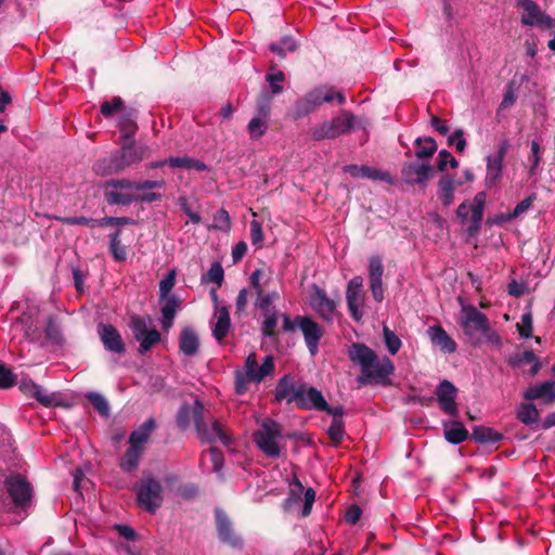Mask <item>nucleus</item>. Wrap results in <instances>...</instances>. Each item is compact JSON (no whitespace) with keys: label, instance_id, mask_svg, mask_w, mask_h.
I'll use <instances>...</instances> for the list:
<instances>
[{"label":"nucleus","instance_id":"nucleus-1","mask_svg":"<svg viewBox=\"0 0 555 555\" xmlns=\"http://www.w3.org/2000/svg\"><path fill=\"white\" fill-rule=\"evenodd\" d=\"M457 322L472 346L479 347L485 343L496 347L502 345L500 335L491 327L487 315L475 306L462 304Z\"/></svg>","mask_w":555,"mask_h":555},{"label":"nucleus","instance_id":"nucleus-2","mask_svg":"<svg viewBox=\"0 0 555 555\" xmlns=\"http://www.w3.org/2000/svg\"><path fill=\"white\" fill-rule=\"evenodd\" d=\"M120 151L108 158H103L94 165V169L100 175H111L119 172L134 164L140 163L147 152V146L137 144L134 140L121 141Z\"/></svg>","mask_w":555,"mask_h":555},{"label":"nucleus","instance_id":"nucleus-3","mask_svg":"<svg viewBox=\"0 0 555 555\" xmlns=\"http://www.w3.org/2000/svg\"><path fill=\"white\" fill-rule=\"evenodd\" d=\"M164 180H145L131 182L126 179L112 180L105 183L104 195L111 205H129L135 202V192L163 189Z\"/></svg>","mask_w":555,"mask_h":555},{"label":"nucleus","instance_id":"nucleus-4","mask_svg":"<svg viewBox=\"0 0 555 555\" xmlns=\"http://www.w3.org/2000/svg\"><path fill=\"white\" fill-rule=\"evenodd\" d=\"M275 364L272 356H266L261 361L256 353L247 356L244 367L235 373V390L243 395L247 391L249 383L259 384L274 372Z\"/></svg>","mask_w":555,"mask_h":555},{"label":"nucleus","instance_id":"nucleus-5","mask_svg":"<svg viewBox=\"0 0 555 555\" xmlns=\"http://www.w3.org/2000/svg\"><path fill=\"white\" fill-rule=\"evenodd\" d=\"M154 429L155 421L153 418H149L139 428L131 433L129 437V448L119 462V466L122 470L132 472L138 467L139 461L144 451V446Z\"/></svg>","mask_w":555,"mask_h":555},{"label":"nucleus","instance_id":"nucleus-6","mask_svg":"<svg viewBox=\"0 0 555 555\" xmlns=\"http://www.w3.org/2000/svg\"><path fill=\"white\" fill-rule=\"evenodd\" d=\"M334 99H336L339 104L345 102L343 93L336 92L332 87L321 86L314 88L295 103L293 117L295 119L302 118L315 111L323 103L331 102Z\"/></svg>","mask_w":555,"mask_h":555},{"label":"nucleus","instance_id":"nucleus-7","mask_svg":"<svg viewBox=\"0 0 555 555\" xmlns=\"http://www.w3.org/2000/svg\"><path fill=\"white\" fill-rule=\"evenodd\" d=\"M282 430L279 423L271 418H266L259 424V428L254 433L256 446L269 457H279L281 455Z\"/></svg>","mask_w":555,"mask_h":555},{"label":"nucleus","instance_id":"nucleus-8","mask_svg":"<svg viewBox=\"0 0 555 555\" xmlns=\"http://www.w3.org/2000/svg\"><path fill=\"white\" fill-rule=\"evenodd\" d=\"M356 127V117L348 111H341L336 117L324 120L310 129L312 139L321 141L335 139L348 133Z\"/></svg>","mask_w":555,"mask_h":555},{"label":"nucleus","instance_id":"nucleus-9","mask_svg":"<svg viewBox=\"0 0 555 555\" xmlns=\"http://www.w3.org/2000/svg\"><path fill=\"white\" fill-rule=\"evenodd\" d=\"M162 483L153 477H144L137 487V501L140 507L149 513H155L163 503Z\"/></svg>","mask_w":555,"mask_h":555},{"label":"nucleus","instance_id":"nucleus-10","mask_svg":"<svg viewBox=\"0 0 555 555\" xmlns=\"http://www.w3.org/2000/svg\"><path fill=\"white\" fill-rule=\"evenodd\" d=\"M196 430L198 437L206 442L215 443L221 442L224 446L230 444V437L222 429L221 425L210 418L209 421H205L204 417V405L198 404L196 409Z\"/></svg>","mask_w":555,"mask_h":555},{"label":"nucleus","instance_id":"nucleus-11","mask_svg":"<svg viewBox=\"0 0 555 555\" xmlns=\"http://www.w3.org/2000/svg\"><path fill=\"white\" fill-rule=\"evenodd\" d=\"M152 320L149 317L133 315L130 327L134 338L140 343L139 351L143 354L160 340L157 330L151 328Z\"/></svg>","mask_w":555,"mask_h":555},{"label":"nucleus","instance_id":"nucleus-12","mask_svg":"<svg viewBox=\"0 0 555 555\" xmlns=\"http://www.w3.org/2000/svg\"><path fill=\"white\" fill-rule=\"evenodd\" d=\"M395 372V365L388 357L379 358L375 353V360L371 361L367 371L358 376L357 380L361 385L366 384H382L386 385L389 382V376Z\"/></svg>","mask_w":555,"mask_h":555},{"label":"nucleus","instance_id":"nucleus-13","mask_svg":"<svg viewBox=\"0 0 555 555\" xmlns=\"http://www.w3.org/2000/svg\"><path fill=\"white\" fill-rule=\"evenodd\" d=\"M346 300L351 318L356 321H360L364 315L365 305L362 276L357 275L349 281L346 291Z\"/></svg>","mask_w":555,"mask_h":555},{"label":"nucleus","instance_id":"nucleus-14","mask_svg":"<svg viewBox=\"0 0 555 555\" xmlns=\"http://www.w3.org/2000/svg\"><path fill=\"white\" fill-rule=\"evenodd\" d=\"M5 486L16 507L25 508L29 504L33 488L25 477L18 474L12 475L5 480Z\"/></svg>","mask_w":555,"mask_h":555},{"label":"nucleus","instance_id":"nucleus-15","mask_svg":"<svg viewBox=\"0 0 555 555\" xmlns=\"http://www.w3.org/2000/svg\"><path fill=\"white\" fill-rule=\"evenodd\" d=\"M518 7L522 9L521 24L538 26L541 28H553L555 20L546 15L532 0H519Z\"/></svg>","mask_w":555,"mask_h":555},{"label":"nucleus","instance_id":"nucleus-16","mask_svg":"<svg viewBox=\"0 0 555 555\" xmlns=\"http://www.w3.org/2000/svg\"><path fill=\"white\" fill-rule=\"evenodd\" d=\"M297 327L301 331L305 343L311 356H315L319 350V343L323 336L320 325L308 317L296 318Z\"/></svg>","mask_w":555,"mask_h":555},{"label":"nucleus","instance_id":"nucleus-17","mask_svg":"<svg viewBox=\"0 0 555 555\" xmlns=\"http://www.w3.org/2000/svg\"><path fill=\"white\" fill-rule=\"evenodd\" d=\"M456 395L457 389L447 379L442 380L436 389L439 408L448 415L457 416L459 414L457 404L455 402Z\"/></svg>","mask_w":555,"mask_h":555},{"label":"nucleus","instance_id":"nucleus-18","mask_svg":"<svg viewBox=\"0 0 555 555\" xmlns=\"http://www.w3.org/2000/svg\"><path fill=\"white\" fill-rule=\"evenodd\" d=\"M384 264L379 256H372L369 259V281L372 296L376 302L384 300L383 287Z\"/></svg>","mask_w":555,"mask_h":555},{"label":"nucleus","instance_id":"nucleus-19","mask_svg":"<svg viewBox=\"0 0 555 555\" xmlns=\"http://www.w3.org/2000/svg\"><path fill=\"white\" fill-rule=\"evenodd\" d=\"M311 308L324 320H332L336 311V302L318 286H313L310 295Z\"/></svg>","mask_w":555,"mask_h":555},{"label":"nucleus","instance_id":"nucleus-20","mask_svg":"<svg viewBox=\"0 0 555 555\" xmlns=\"http://www.w3.org/2000/svg\"><path fill=\"white\" fill-rule=\"evenodd\" d=\"M401 173L402 179L409 184L426 185L433 175V168L424 163H408Z\"/></svg>","mask_w":555,"mask_h":555},{"label":"nucleus","instance_id":"nucleus-21","mask_svg":"<svg viewBox=\"0 0 555 555\" xmlns=\"http://www.w3.org/2000/svg\"><path fill=\"white\" fill-rule=\"evenodd\" d=\"M344 171L353 178H367L373 181H383L388 184H392L395 182L389 172L370 166L347 165L344 167Z\"/></svg>","mask_w":555,"mask_h":555},{"label":"nucleus","instance_id":"nucleus-22","mask_svg":"<svg viewBox=\"0 0 555 555\" xmlns=\"http://www.w3.org/2000/svg\"><path fill=\"white\" fill-rule=\"evenodd\" d=\"M299 408L325 410L327 402L321 391L313 387L300 385V393L296 403Z\"/></svg>","mask_w":555,"mask_h":555},{"label":"nucleus","instance_id":"nucleus-23","mask_svg":"<svg viewBox=\"0 0 555 555\" xmlns=\"http://www.w3.org/2000/svg\"><path fill=\"white\" fill-rule=\"evenodd\" d=\"M427 336L430 343L444 353H453L457 349L455 340L440 325L429 326Z\"/></svg>","mask_w":555,"mask_h":555},{"label":"nucleus","instance_id":"nucleus-24","mask_svg":"<svg viewBox=\"0 0 555 555\" xmlns=\"http://www.w3.org/2000/svg\"><path fill=\"white\" fill-rule=\"evenodd\" d=\"M99 335L105 349L115 353L125 351V344L118 331L112 325L100 324Z\"/></svg>","mask_w":555,"mask_h":555},{"label":"nucleus","instance_id":"nucleus-25","mask_svg":"<svg viewBox=\"0 0 555 555\" xmlns=\"http://www.w3.org/2000/svg\"><path fill=\"white\" fill-rule=\"evenodd\" d=\"M375 351L367 346L354 343L348 349V357L350 361L360 366L361 374L367 371L371 361L375 360Z\"/></svg>","mask_w":555,"mask_h":555},{"label":"nucleus","instance_id":"nucleus-26","mask_svg":"<svg viewBox=\"0 0 555 555\" xmlns=\"http://www.w3.org/2000/svg\"><path fill=\"white\" fill-rule=\"evenodd\" d=\"M216 521L220 540L233 547H240L242 541L233 531L231 521L222 511H216Z\"/></svg>","mask_w":555,"mask_h":555},{"label":"nucleus","instance_id":"nucleus-27","mask_svg":"<svg viewBox=\"0 0 555 555\" xmlns=\"http://www.w3.org/2000/svg\"><path fill=\"white\" fill-rule=\"evenodd\" d=\"M300 393V385L296 386L291 376L284 375L275 388V400L281 402L286 400L288 403H297Z\"/></svg>","mask_w":555,"mask_h":555},{"label":"nucleus","instance_id":"nucleus-28","mask_svg":"<svg viewBox=\"0 0 555 555\" xmlns=\"http://www.w3.org/2000/svg\"><path fill=\"white\" fill-rule=\"evenodd\" d=\"M211 326L212 335L217 340L220 341L227 336L231 326V321L229 310L225 306L215 310Z\"/></svg>","mask_w":555,"mask_h":555},{"label":"nucleus","instance_id":"nucleus-29","mask_svg":"<svg viewBox=\"0 0 555 555\" xmlns=\"http://www.w3.org/2000/svg\"><path fill=\"white\" fill-rule=\"evenodd\" d=\"M524 397L527 400L543 399L545 402H553L555 400V380L531 385L524 392Z\"/></svg>","mask_w":555,"mask_h":555},{"label":"nucleus","instance_id":"nucleus-30","mask_svg":"<svg viewBox=\"0 0 555 555\" xmlns=\"http://www.w3.org/2000/svg\"><path fill=\"white\" fill-rule=\"evenodd\" d=\"M461 181H455L451 176L444 175L440 178L437 189V197L444 205L450 206L454 201V192L456 186L461 185Z\"/></svg>","mask_w":555,"mask_h":555},{"label":"nucleus","instance_id":"nucleus-31","mask_svg":"<svg viewBox=\"0 0 555 555\" xmlns=\"http://www.w3.org/2000/svg\"><path fill=\"white\" fill-rule=\"evenodd\" d=\"M199 347L198 336L194 330L185 327L182 330L179 338L180 351L185 356H194Z\"/></svg>","mask_w":555,"mask_h":555},{"label":"nucleus","instance_id":"nucleus-32","mask_svg":"<svg viewBox=\"0 0 555 555\" xmlns=\"http://www.w3.org/2000/svg\"><path fill=\"white\" fill-rule=\"evenodd\" d=\"M443 434L447 441L452 444H459L468 437L467 429L460 422H444Z\"/></svg>","mask_w":555,"mask_h":555},{"label":"nucleus","instance_id":"nucleus-33","mask_svg":"<svg viewBox=\"0 0 555 555\" xmlns=\"http://www.w3.org/2000/svg\"><path fill=\"white\" fill-rule=\"evenodd\" d=\"M162 305V325L165 330H168L173 324V319L179 307V301L176 296L160 298Z\"/></svg>","mask_w":555,"mask_h":555},{"label":"nucleus","instance_id":"nucleus-34","mask_svg":"<svg viewBox=\"0 0 555 555\" xmlns=\"http://www.w3.org/2000/svg\"><path fill=\"white\" fill-rule=\"evenodd\" d=\"M503 162L492 155L487 157L486 184L495 185L503 173Z\"/></svg>","mask_w":555,"mask_h":555},{"label":"nucleus","instance_id":"nucleus-35","mask_svg":"<svg viewBox=\"0 0 555 555\" xmlns=\"http://www.w3.org/2000/svg\"><path fill=\"white\" fill-rule=\"evenodd\" d=\"M511 364L514 366H521L525 364H531V369L529 371V374L531 376H534L541 369V363L539 359L535 357V354L532 351H525L520 354H516L512 360Z\"/></svg>","mask_w":555,"mask_h":555},{"label":"nucleus","instance_id":"nucleus-36","mask_svg":"<svg viewBox=\"0 0 555 555\" xmlns=\"http://www.w3.org/2000/svg\"><path fill=\"white\" fill-rule=\"evenodd\" d=\"M198 404H202L198 400H195L194 404L193 405H190V404H183L179 412H178V416H177V423L179 425V427H181L182 429L186 428L190 423H191V420H193L194 424L196 425V409H197V405Z\"/></svg>","mask_w":555,"mask_h":555},{"label":"nucleus","instance_id":"nucleus-37","mask_svg":"<svg viewBox=\"0 0 555 555\" xmlns=\"http://www.w3.org/2000/svg\"><path fill=\"white\" fill-rule=\"evenodd\" d=\"M168 165L172 168L195 169L197 171H205L207 166L197 159L191 157H170Z\"/></svg>","mask_w":555,"mask_h":555},{"label":"nucleus","instance_id":"nucleus-38","mask_svg":"<svg viewBox=\"0 0 555 555\" xmlns=\"http://www.w3.org/2000/svg\"><path fill=\"white\" fill-rule=\"evenodd\" d=\"M517 417L525 425L532 426L538 423L539 411L532 403L521 404L517 410Z\"/></svg>","mask_w":555,"mask_h":555},{"label":"nucleus","instance_id":"nucleus-39","mask_svg":"<svg viewBox=\"0 0 555 555\" xmlns=\"http://www.w3.org/2000/svg\"><path fill=\"white\" fill-rule=\"evenodd\" d=\"M208 230L229 232L231 230V218L229 212L223 208L219 209L215 214L212 223L208 227Z\"/></svg>","mask_w":555,"mask_h":555},{"label":"nucleus","instance_id":"nucleus-40","mask_svg":"<svg viewBox=\"0 0 555 555\" xmlns=\"http://www.w3.org/2000/svg\"><path fill=\"white\" fill-rule=\"evenodd\" d=\"M118 127L121 133V141L134 140L133 135L137 130L133 118L130 115H124L118 120Z\"/></svg>","mask_w":555,"mask_h":555},{"label":"nucleus","instance_id":"nucleus-41","mask_svg":"<svg viewBox=\"0 0 555 555\" xmlns=\"http://www.w3.org/2000/svg\"><path fill=\"white\" fill-rule=\"evenodd\" d=\"M416 145H417L416 156L418 158L430 157L437 151L436 141L430 137L425 138V139H421V138L416 139Z\"/></svg>","mask_w":555,"mask_h":555},{"label":"nucleus","instance_id":"nucleus-42","mask_svg":"<svg viewBox=\"0 0 555 555\" xmlns=\"http://www.w3.org/2000/svg\"><path fill=\"white\" fill-rule=\"evenodd\" d=\"M86 397L102 416L109 415V404L104 396L99 392H88Z\"/></svg>","mask_w":555,"mask_h":555},{"label":"nucleus","instance_id":"nucleus-43","mask_svg":"<svg viewBox=\"0 0 555 555\" xmlns=\"http://www.w3.org/2000/svg\"><path fill=\"white\" fill-rule=\"evenodd\" d=\"M248 132L250 139L257 140L261 138L268 130V120L260 117H254L248 124Z\"/></svg>","mask_w":555,"mask_h":555},{"label":"nucleus","instance_id":"nucleus-44","mask_svg":"<svg viewBox=\"0 0 555 555\" xmlns=\"http://www.w3.org/2000/svg\"><path fill=\"white\" fill-rule=\"evenodd\" d=\"M296 49L297 44L291 37H284L279 43H272L270 46V50L281 57L286 56L288 52H294Z\"/></svg>","mask_w":555,"mask_h":555},{"label":"nucleus","instance_id":"nucleus-45","mask_svg":"<svg viewBox=\"0 0 555 555\" xmlns=\"http://www.w3.org/2000/svg\"><path fill=\"white\" fill-rule=\"evenodd\" d=\"M473 438L477 442L487 443L498 441L500 439V435L490 428L477 427L473 431Z\"/></svg>","mask_w":555,"mask_h":555},{"label":"nucleus","instance_id":"nucleus-46","mask_svg":"<svg viewBox=\"0 0 555 555\" xmlns=\"http://www.w3.org/2000/svg\"><path fill=\"white\" fill-rule=\"evenodd\" d=\"M383 333H384V341H385V345H386L388 351L391 354H396L400 350L401 345H402L400 338L392 331H390L387 326H384Z\"/></svg>","mask_w":555,"mask_h":555},{"label":"nucleus","instance_id":"nucleus-47","mask_svg":"<svg viewBox=\"0 0 555 555\" xmlns=\"http://www.w3.org/2000/svg\"><path fill=\"white\" fill-rule=\"evenodd\" d=\"M266 79L270 83V88L274 94L281 93L283 91V86L281 85V82H283L285 79L283 72L273 69L267 74Z\"/></svg>","mask_w":555,"mask_h":555},{"label":"nucleus","instance_id":"nucleus-48","mask_svg":"<svg viewBox=\"0 0 555 555\" xmlns=\"http://www.w3.org/2000/svg\"><path fill=\"white\" fill-rule=\"evenodd\" d=\"M264 320L262 322V333L264 336L271 337L275 333L278 325V312H266L263 313Z\"/></svg>","mask_w":555,"mask_h":555},{"label":"nucleus","instance_id":"nucleus-49","mask_svg":"<svg viewBox=\"0 0 555 555\" xmlns=\"http://www.w3.org/2000/svg\"><path fill=\"white\" fill-rule=\"evenodd\" d=\"M176 283V272L172 270L166 274V276L159 283V298L171 297L170 292L172 291Z\"/></svg>","mask_w":555,"mask_h":555},{"label":"nucleus","instance_id":"nucleus-50","mask_svg":"<svg viewBox=\"0 0 555 555\" xmlns=\"http://www.w3.org/2000/svg\"><path fill=\"white\" fill-rule=\"evenodd\" d=\"M207 457H209L211 462L212 470L219 473L223 465L222 453L218 449L210 447L208 452L203 454V462H205Z\"/></svg>","mask_w":555,"mask_h":555},{"label":"nucleus","instance_id":"nucleus-51","mask_svg":"<svg viewBox=\"0 0 555 555\" xmlns=\"http://www.w3.org/2000/svg\"><path fill=\"white\" fill-rule=\"evenodd\" d=\"M119 232H116L114 235L111 236L109 241V248L113 254V257L118 260H125L127 257V251L124 245H121L119 238Z\"/></svg>","mask_w":555,"mask_h":555},{"label":"nucleus","instance_id":"nucleus-52","mask_svg":"<svg viewBox=\"0 0 555 555\" xmlns=\"http://www.w3.org/2000/svg\"><path fill=\"white\" fill-rule=\"evenodd\" d=\"M223 276L224 272L222 266L219 262H215L208 270L204 281L216 283L217 286L220 287L223 282Z\"/></svg>","mask_w":555,"mask_h":555},{"label":"nucleus","instance_id":"nucleus-53","mask_svg":"<svg viewBox=\"0 0 555 555\" xmlns=\"http://www.w3.org/2000/svg\"><path fill=\"white\" fill-rule=\"evenodd\" d=\"M328 437L335 444L339 443L344 438V424L341 418H333L331 426L327 429Z\"/></svg>","mask_w":555,"mask_h":555},{"label":"nucleus","instance_id":"nucleus-54","mask_svg":"<svg viewBox=\"0 0 555 555\" xmlns=\"http://www.w3.org/2000/svg\"><path fill=\"white\" fill-rule=\"evenodd\" d=\"M450 165L452 168H456L459 163L447 150H442L438 154L437 168L440 171H444L447 166Z\"/></svg>","mask_w":555,"mask_h":555},{"label":"nucleus","instance_id":"nucleus-55","mask_svg":"<svg viewBox=\"0 0 555 555\" xmlns=\"http://www.w3.org/2000/svg\"><path fill=\"white\" fill-rule=\"evenodd\" d=\"M519 335L524 338H529L532 335V315L528 311L522 314L521 322L517 324Z\"/></svg>","mask_w":555,"mask_h":555},{"label":"nucleus","instance_id":"nucleus-56","mask_svg":"<svg viewBox=\"0 0 555 555\" xmlns=\"http://www.w3.org/2000/svg\"><path fill=\"white\" fill-rule=\"evenodd\" d=\"M533 198H534V196L532 195V196H528L525 199H522L521 202H519L516 205V207L514 208V210L512 212L507 214L505 220H513V219L520 217L522 214H525L531 207Z\"/></svg>","mask_w":555,"mask_h":555},{"label":"nucleus","instance_id":"nucleus-57","mask_svg":"<svg viewBox=\"0 0 555 555\" xmlns=\"http://www.w3.org/2000/svg\"><path fill=\"white\" fill-rule=\"evenodd\" d=\"M530 156L529 159L531 162V166L529 169L530 175H534L537 168L539 167L540 160H541V147L539 142L532 141L530 144Z\"/></svg>","mask_w":555,"mask_h":555},{"label":"nucleus","instance_id":"nucleus-58","mask_svg":"<svg viewBox=\"0 0 555 555\" xmlns=\"http://www.w3.org/2000/svg\"><path fill=\"white\" fill-rule=\"evenodd\" d=\"M122 107V101L120 98H114L111 102H104L101 105V113L105 117L113 116L116 112H119Z\"/></svg>","mask_w":555,"mask_h":555},{"label":"nucleus","instance_id":"nucleus-59","mask_svg":"<svg viewBox=\"0 0 555 555\" xmlns=\"http://www.w3.org/2000/svg\"><path fill=\"white\" fill-rule=\"evenodd\" d=\"M289 498L287 499L286 503L288 505H292L294 502H296L300 494L305 491L302 483L294 477L292 482L289 483Z\"/></svg>","mask_w":555,"mask_h":555},{"label":"nucleus","instance_id":"nucleus-60","mask_svg":"<svg viewBox=\"0 0 555 555\" xmlns=\"http://www.w3.org/2000/svg\"><path fill=\"white\" fill-rule=\"evenodd\" d=\"M33 395L40 403H42L46 406L53 404V401H54L53 396L49 395L47 392V390L43 389L41 386L34 385L33 386Z\"/></svg>","mask_w":555,"mask_h":555},{"label":"nucleus","instance_id":"nucleus-61","mask_svg":"<svg viewBox=\"0 0 555 555\" xmlns=\"http://www.w3.org/2000/svg\"><path fill=\"white\" fill-rule=\"evenodd\" d=\"M250 240L254 245L260 246L263 241L261 223L257 220L250 222Z\"/></svg>","mask_w":555,"mask_h":555},{"label":"nucleus","instance_id":"nucleus-62","mask_svg":"<svg viewBox=\"0 0 555 555\" xmlns=\"http://www.w3.org/2000/svg\"><path fill=\"white\" fill-rule=\"evenodd\" d=\"M464 132L461 129L455 130L449 138L448 142L450 145H455L459 152H463L466 147V140L464 139Z\"/></svg>","mask_w":555,"mask_h":555},{"label":"nucleus","instance_id":"nucleus-63","mask_svg":"<svg viewBox=\"0 0 555 555\" xmlns=\"http://www.w3.org/2000/svg\"><path fill=\"white\" fill-rule=\"evenodd\" d=\"M15 383V376L12 372L4 367L3 364L0 363V388H9L13 386Z\"/></svg>","mask_w":555,"mask_h":555},{"label":"nucleus","instance_id":"nucleus-64","mask_svg":"<svg viewBox=\"0 0 555 555\" xmlns=\"http://www.w3.org/2000/svg\"><path fill=\"white\" fill-rule=\"evenodd\" d=\"M258 298L255 302V306L262 311V313L266 312H273L275 311L274 307H272V301L269 297H267L264 294H262V291L260 294H257Z\"/></svg>","mask_w":555,"mask_h":555}]
</instances>
